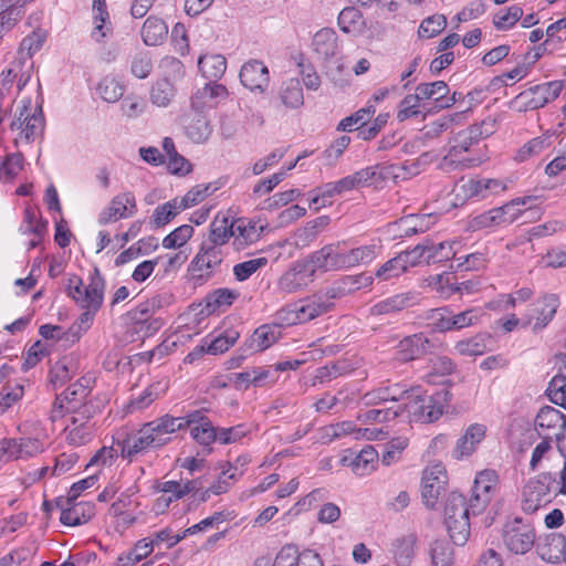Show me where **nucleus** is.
<instances>
[{"label":"nucleus","instance_id":"obj_1","mask_svg":"<svg viewBox=\"0 0 566 566\" xmlns=\"http://www.w3.org/2000/svg\"><path fill=\"white\" fill-rule=\"evenodd\" d=\"M190 428V436L199 444L208 447L217 441L218 428L201 410H195L184 417L165 415L144 423L122 444L123 455L133 461L137 455L161 448L171 441V434Z\"/></svg>","mask_w":566,"mask_h":566},{"label":"nucleus","instance_id":"obj_2","mask_svg":"<svg viewBox=\"0 0 566 566\" xmlns=\"http://www.w3.org/2000/svg\"><path fill=\"white\" fill-rule=\"evenodd\" d=\"M402 415L407 413L409 422L431 423L443 413V403L440 395H426L421 388H407L405 400L400 406Z\"/></svg>","mask_w":566,"mask_h":566},{"label":"nucleus","instance_id":"obj_3","mask_svg":"<svg viewBox=\"0 0 566 566\" xmlns=\"http://www.w3.org/2000/svg\"><path fill=\"white\" fill-rule=\"evenodd\" d=\"M488 126L486 122H483L481 126L473 125L467 130L458 134L457 144L453 145L448 154L441 160V167H453V168H470L481 164L480 158H471L463 156L464 153L470 151L471 147L479 142L480 138L489 136L492 130L484 128Z\"/></svg>","mask_w":566,"mask_h":566},{"label":"nucleus","instance_id":"obj_4","mask_svg":"<svg viewBox=\"0 0 566 566\" xmlns=\"http://www.w3.org/2000/svg\"><path fill=\"white\" fill-rule=\"evenodd\" d=\"M105 280L97 268L91 272L87 285L77 275L69 279L67 295L81 307L99 310L104 300Z\"/></svg>","mask_w":566,"mask_h":566},{"label":"nucleus","instance_id":"obj_5","mask_svg":"<svg viewBox=\"0 0 566 566\" xmlns=\"http://www.w3.org/2000/svg\"><path fill=\"white\" fill-rule=\"evenodd\" d=\"M444 524L455 545L462 546L468 542L470 522L467 497H448L444 505Z\"/></svg>","mask_w":566,"mask_h":566},{"label":"nucleus","instance_id":"obj_6","mask_svg":"<svg viewBox=\"0 0 566 566\" xmlns=\"http://www.w3.org/2000/svg\"><path fill=\"white\" fill-rule=\"evenodd\" d=\"M505 547L514 554H526L536 546V533L534 526L522 517L509 520L502 532Z\"/></svg>","mask_w":566,"mask_h":566},{"label":"nucleus","instance_id":"obj_7","mask_svg":"<svg viewBox=\"0 0 566 566\" xmlns=\"http://www.w3.org/2000/svg\"><path fill=\"white\" fill-rule=\"evenodd\" d=\"M332 310L331 303L326 301L319 291L298 304H295L292 308L282 310L279 313V319L285 322L287 325L304 324Z\"/></svg>","mask_w":566,"mask_h":566},{"label":"nucleus","instance_id":"obj_8","mask_svg":"<svg viewBox=\"0 0 566 566\" xmlns=\"http://www.w3.org/2000/svg\"><path fill=\"white\" fill-rule=\"evenodd\" d=\"M12 130H20V136L15 138V144L24 139L27 143L33 142L41 136L44 130V117L40 106H32L31 101L23 104L19 116L11 123Z\"/></svg>","mask_w":566,"mask_h":566},{"label":"nucleus","instance_id":"obj_9","mask_svg":"<svg viewBox=\"0 0 566 566\" xmlns=\"http://www.w3.org/2000/svg\"><path fill=\"white\" fill-rule=\"evenodd\" d=\"M564 84L562 81H552L533 86L516 96V104H520V109H537L544 107L546 104L555 101Z\"/></svg>","mask_w":566,"mask_h":566},{"label":"nucleus","instance_id":"obj_10","mask_svg":"<svg viewBox=\"0 0 566 566\" xmlns=\"http://www.w3.org/2000/svg\"><path fill=\"white\" fill-rule=\"evenodd\" d=\"M507 190V182L502 179L479 178L469 179L457 188V198L462 200H483L492 196H499Z\"/></svg>","mask_w":566,"mask_h":566},{"label":"nucleus","instance_id":"obj_11","mask_svg":"<svg viewBox=\"0 0 566 566\" xmlns=\"http://www.w3.org/2000/svg\"><path fill=\"white\" fill-rule=\"evenodd\" d=\"M344 250L340 243L326 244L319 250L314 251L306 259L314 274L316 272H333L346 270Z\"/></svg>","mask_w":566,"mask_h":566},{"label":"nucleus","instance_id":"obj_12","mask_svg":"<svg viewBox=\"0 0 566 566\" xmlns=\"http://www.w3.org/2000/svg\"><path fill=\"white\" fill-rule=\"evenodd\" d=\"M78 497H59L56 505L61 510L60 521L67 526L87 523L95 515V507L91 501H80Z\"/></svg>","mask_w":566,"mask_h":566},{"label":"nucleus","instance_id":"obj_13","mask_svg":"<svg viewBox=\"0 0 566 566\" xmlns=\"http://www.w3.org/2000/svg\"><path fill=\"white\" fill-rule=\"evenodd\" d=\"M136 212L135 196L133 192L126 191L111 199L108 205L98 214V223L105 226L120 219L130 218Z\"/></svg>","mask_w":566,"mask_h":566},{"label":"nucleus","instance_id":"obj_14","mask_svg":"<svg viewBox=\"0 0 566 566\" xmlns=\"http://www.w3.org/2000/svg\"><path fill=\"white\" fill-rule=\"evenodd\" d=\"M536 553L547 563H566V537L562 533H543L536 539Z\"/></svg>","mask_w":566,"mask_h":566},{"label":"nucleus","instance_id":"obj_15","mask_svg":"<svg viewBox=\"0 0 566 566\" xmlns=\"http://www.w3.org/2000/svg\"><path fill=\"white\" fill-rule=\"evenodd\" d=\"M559 307V298L556 294H545L536 300L527 315L526 324H532L533 332L537 333L544 329L554 318Z\"/></svg>","mask_w":566,"mask_h":566},{"label":"nucleus","instance_id":"obj_16","mask_svg":"<svg viewBox=\"0 0 566 566\" xmlns=\"http://www.w3.org/2000/svg\"><path fill=\"white\" fill-rule=\"evenodd\" d=\"M223 260L222 249L216 244L202 243L198 253L192 259L189 271L198 273L199 277H208L219 269Z\"/></svg>","mask_w":566,"mask_h":566},{"label":"nucleus","instance_id":"obj_17","mask_svg":"<svg viewBox=\"0 0 566 566\" xmlns=\"http://www.w3.org/2000/svg\"><path fill=\"white\" fill-rule=\"evenodd\" d=\"M272 566H324L321 556L311 549L300 552L293 545H286L277 553Z\"/></svg>","mask_w":566,"mask_h":566},{"label":"nucleus","instance_id":"obj_18","mask_svg":"<svg viewBox=\"0 0 566 566\" xmlns=\"http://www.w3.org/2000/svg\"><path fill=\"white\" fill-rule=\"evenodd\" d=\"M377 459V451L373 447H366L359 452L346 450L338 459V463L352 468L355 474L363 476L371 472Z\"/></svg>","mask_w":566,"mask_h":566},{"label":"nucleus","instance_id":"obj_19","mask_svg":"<svg viewBox=\"0 0 566 566\" xmlns=\"http://www.w3.org/2000/svg\"><path fill=\"white\" fill-rule=\"evenodd\" d=\"M314 272L307 260L296 262L280 279L279 286L286 293H295L313 281Z\"/></svg>","mask_w":566,"mask_h":566},{"label":"nucleus","instance_id":"obj_20","mask_svg":"<svg viewBox=\"0 0 566 566\" xmlns=\"http://www.w3.org/2000/svg\"><path fill=\"white\" fill-rule=\"evenodd\" d=\"M431 347V342L422 333L407 336L397 345L396 359L401 363L418 359L429 353Z\"/></svg>","mask_w":566,"mask_h":566},{"label":"nucleus","instance_id":"obj_21","mask_svg":"<svg viewBox=\"0 0 566 566\" xmlns=\"http://www.w3.org/2000/svg\"><path fill=\"white\" fill-rule=\"evenodd\" d=\"M240 81L251 91L264 92L270 82L269 70L262 61L250 60L241 67Z\"/></svg>","mask_w":566,"mask_h":566},{"label":"nucleus","instance_id":"obj_22","mask_svg":"<svg viewBox=\"0 0 566 566\" xmlns=\"http://www.w3.org/2000/svg\"><path fill=\"white\" fill-rule=\"evenodd\" d=\"M448 489V474L443 464L428 465L421 478V495H441Z\"/></svg>","mask_w":566,"mask_h":566},{"label":"nucleus","instance_id":"obj_23","mask_svg":"<svg viewBox=\"0 0 566 566\" xmlns=\"http://www.w3.org/2000/svg\"><path fill=\"white\" fill-rule=\"evenodd\" d=\"M262 232V227L258 228L255 222L247 219H237L232 221L233 247L237 251L245 249L248 245L256 242Z\"/></svg>","mask_w":566,"mask_h":566},{"label":"nucleus","instance_id":"obj_24","mask_svg":"<svg viewBox=\"0 0 566 566\" xmlns=\"http://www.w3.org/2000/svg\"><path fill=\"white\" fill-rule=\"evenodd\" d=\"M361 275H345L335 280L329 286L321 291L331 307L334 308L335 301L349 295L361 286Z\"/></svg>","mask_w":566,"mask_h":566},{"label":"nucleus","instance_id":"obj_25","mask_svg":"<svg viewBox=\"0 0 566 566\" xmlns=\"http://www.w3.org/2000/svg\"><path fill=\"white\" fill-rule=\"evenodd\" d=\"M485 431L486 429L483 424L473 423L469 426L464 434L457 441L453 457L460 460L471 455L475 451L476 446L484 439Z\"/></svg>","mask_w":566,"mask_h":566},{"label":"nucleus","instance_id":"obj_26","mask_svg":"<svg viewBox=\"0 0 566 566\" xmlns=\"http://www.w3.org/2000/svg\"><path fill=\"white\" fill-rule=\"evenodd\" d=\"M65 440L70 446L81 447L92 441L94 426L86 419L72 417L71 422L65 427Z\"/></svg>","mask_w":566,"mask_h":566},{"label":"nucleus","instance_id":"obj_27","mask_svg":"<svg viewBox=\"0 0 566 566\" xmlns=\"http://www.w3.org/2000/svg\"><path fill=\"white\" fill-rule=\"evenodd\" d=\"M137 430H135V432ZM132 433H134V431L127 433L124 439L117 440L115 442V446L101 448L86 464V470L97 468V471L95 473L99 475L104 469L111 468L114 464L119 453L123 459H126V457L123 455L120 443L125 441ZM127 460L129 459L127 458Z\"/></svg>","mask_w":566,"mask_h":566},{"label":"nucleus","instance_id":"obj_28","mask_svg":"<svg viewBox=\"0 0 566 566\" xmlns=\"http://www.w3.org/2000/svg\"><path fill=\"white\" fill-rule=\"evenodd\" d=\"M418 302V294L415 292H406L392 295L386 300L376 303L371 307L374 315H384L402 311L415 305Z\"/></svg>","mask_w":566,"mask_h":566},{"label":"nucleus","instance_id":"obj_29","mask_svg":"<svg viewBox=\"0 0 566 566\" xmlns=\"http://www.w3.org/2000/svg\"><path fill=\"white\" fill-rule=\"evenodd\" d=\"M405 394H407V388L397 382L375 388L366 392L363 399L366 405H379L387 401H402Z\"/></svg>","mask_w":566,"mask_h":566},{"label":"nucleus","instance_id":"obj_30","mask_svg":"<svg viewBox=\"0 0 566 566\" xmlns=\"http://www.w3.org/2000/svg\"><path fill=\"white\" fill-rule=\"evenodd\" d=\"M493 338L488 333H480L475 336L455 343L454 349L463 356H479L493 348Z\"/></svg>","mask_w":566,"mask_h":566},{"label":"nucleus","instance_id":"obj_31","mask_svg":"<svg viewBox=\"0 0 566 566\" xmlns=\"http://www.w3.org/2000/svg\"><path fill=\"white\" fill-rule=\"evenodd\" d=\"M312 45L317 54L329 59L338 53V36L335 30L323 28L314 34Z\"/></svg>","mask_w":566,"mask_h":566},{"label":"nucleus","instance_id":"obj_32","mask_svg":"<svg viewBox=\"0 0 566 566\" xmlns=\"http://www.w3.org/2000/svg\"><path fill=\"white\" fill-rule=\"evenodd\" d=\"M137 506L138 503L132 497H118L112 503L109 514L116 518L117 527L126 528L136 521L135 510Z\"/></svg>","mask_w":566,"mask_h":566},{"label":"nucleus","instance_id":"obj_33","mask_svg":"<svg viewBox=\"0 0 566 566\" xmlns=\"http://www.w3.org/2000/svg\"><path fill=\"white\" fill-rule=\"evenodd\" d=\"M337 23L344 33L353 36L361 34L366 28L361 12L355 7L344 8L338 14Z\"/></svg>","mask_w":566,"mask_h":566},{"label":"nucleus","instance_id":"obj_34","mask_svg":"<svg viewBox=\"0 0 566 566\" xmlns=\"http://www.w3.org/2000/svg\"><path fill=\"white\" fill-rule=\"evenodd\" d=\"M140 33L146 45L155 46L165 41L168 35V27L163 19L150 15L144 22Z\"/></svg>","mask_w":566,"mask_h":566},{"label":"nucleus","instance_id":"obj_35","mask_svg":"<svg viewBox=\"0 0 566 566\" xmlns=\"http://www.w3.org/2000/svg\"><path fill=\"white\" fill-rule=\"evenodd\" d=\"M566 423V416L552 406H545L539 409L535 418V427L539 433H547L549 430L563 428Z\"/></svg>","mask_w":566,"mask_h":566},{"label":"nucleus","instance_id":"obj_36","mask_svg":"<svg viewBox=\"0 0 566 566\" xmlns=\"http://www.w3.org/2000/svg\"><path fill=\"white\" fill-rule=\"evenodd\" d=\"M45 39L46 33L41 29L34 30L31 34L25 36L20 44L17 61H20L22 64L28 63L32 66L33 62L31 61V57L42 48Z\"/></svg>","mask_w":566,"mask_h":566},{"label":"nucleus","instance_id":"obj_37","mask_svg":"<svg viewBox=\"0 0 566 566\" xmlns=\"http://www.w3.org/2000/svg\"><path fill=\"white\" fill-rule=\"evenodd\" d=\"M77 373V363L72 357L59 359L50 369V381L54 387H61Z\"/></svg>","mask_w":566,"mask_h":566},{"label":"nucleus","instance_id":"obj_38","mask_svg":"<svg viewBox=\"0 0 566 566\" xmlns=\"http://www.w3.org/2000/svg\"><path fill=\"white\" fill-rule=\"evenodd\" d=\"M198 67L205 77L218 80L227 70V61L221 54H205L199 57Z\"/></svg>","mask_w":566,"mask_h":566},{"label":"nucleus","instance_id":"obj_39","mask_svg":"<svg viewBox=\"0 0 566 566\" xmlns=\"http://www.w3.org/2000/svg\"><path fill=\"white\" fill-rule=\"evenodd\" d=\"M96 93L103 101L107 103H115L123 97L125 93V85L118 77L114 75H106L97 84Z\"/></svg>","mask_w":566,"mask_h":566},{"label":"nucleus","instance_id":"obj_40","mask_svg":"<svg viewBox=\"0 0 566 566\" xmlns=\"http://www.w3.org/2000/svg\"><path fill=\"white\" fill-rule=\"evenodd\" d=\"M78 388L74 387V384H71L60 396L56 397L53 409L51 412V419L54 421L60 417H63L62 409L64 408V402H66V411H71L75 409L77 403H81L85 400L86 397H80Z\"/></svg>","mask_w":566,"mask_h":566},{"label":"nucleus","instance_id":"obj_41","mask_svg":"<svg viewBox=\"0 0 566 566\" xmlns=\"http://www.w3.org/2000/svg\"><path fill=\"white\" fill-rule=\"evenodd\" d=\"M176 95L171 80L164 76L157 80L150 90V101L158 107H167Z\"/></svg>","mask_w":566,"mask_h":566},{"label":"nucleus","instance_id":"obj_42","mask_svg":"<svg viewBox=\"0 0 566 566\" xmlns=\"http://www.w3.org/2000/svg\"><path fill=\"white\" fill-rule=\"evenodd\" d=\"M240 336V333L234 329H226L223 333L216 336L213 339L208 340V338L203 339V349H206L207 354L218 355L227 352L231 346L235 344Z\"/></svg>","mask_w":566,"mask_h":566},{"label":"nucleus","instance_id":"obj_43","mask_svg":"<svg viewBox=\"0 0 566 566\" xmlns=\"http://www.w3.org/2000/svg\"><path fill=\"white\" fill-rule=\"evenodd\" d=\"M376 244H366L344 250L346 270L370 263L377 255Z\"/></svg>","mask_w":566,"mask_h":566},{"label":"nucleus","instance_id":"obj_44","mask_svg":"<svg viewBox=\"0 0 566 566\" xmlns=\"http://www.w3.org/2000/svg\"><path fill=\"white\" fill-rule=\"evenodd\" d=\"M269 376V370L252 368L241 373L232 374L230 381L238 390H247L250 385L261 386Z\"/></svg>","mask_w":566,"mask_h":566},{"label":"nucleus","instance_id":"obj_45","mask_svg":"<svg viewBox=\"0 0 566 566\" xmlns=\"http://www.w3.org/2000/svg\"><path fill=\"white\" fill-rule=\"evenodd\" d=\"M280 98L286 107H301L304 104V96L300 81L295 77L284 81L281 86Z\"/></svg>","mask_w":566,"mask_h":566},{"label":"nucleus","instance_id":"obj_46","mask_svg":"<svg viewBox=\"0 0 566 566\" xmlns=\"http://www.w3.org/2000/svg\"><path fill=\"white\" fill-rule=\"evenodd\" d=\"M184 208L179 201V198H174L158 206L151 216V223L155 228H160L169 223L175 217H177Z\"/></svg>","mask_w":566,"mask_h":566},{"label":"nucleus","instance_id":"obj_47","mask_svg":"<svg viewBox=\"0 0 566 566\" xmlns=\"http://www.w3.org/2000/svg\"><path fill=\"white\" fill-rule=\"evenodd\" d=\"M537 197L534 196L520 197L506 202L501 207H497L496 209L499 210L500 216L502 217L505 226L507 227L514 221H516L524 212V210L520 208L521 206L528 205L531 207L532 202L535 201Z\"/></svg>","mask_w":566,"mask_h":566},{"label":"nucleus","instance_id":"obj_48","mask_svg":"<svg viewBox=\"0 0 566 566\" xmlns=\"http://www.w3.org/2000/svg\"><path fill=\"white\" fill-rule=\"evenodd\" d=\"M499 475L494 470H483L475 475L472 495L500 492Z\"/></svg>","mask_w":566,"mask_h":566},{"label":"nucleus","instance_id":"obj_49","mask_svg":"<svg viewBox=\"0 0 566 566\" xmlns=\"http://www.w3.org/2000/svg\"><path fill=\"white\" fill-rule=\"evenodd\" d=\"M326 434L332 439L353 436L355 439L367 438L371 439L374 432L369 429L356 428L353 421H343L336 424H332L326 429Z\"/></svg>","mask_w":566,"mask_h":566},{"label":"nucleus","instance_id":"obj_50","mask_svg":"<svg viewBox=\"0 0 566 566\" xmlns=\"http://www.w3.org/2000/svg\"><path fill=\"white\" fill-rule=\"evenodd\" d=\"M94 14V28L92 31V38L101 42L107 35L111 28L106 24L108 20V12L106 11L105 0H97L93 3Z\"/></svg>","mask_w":566,"mask_h":566},{"label":"nucleus","instance_id":"obj_51","mask_svg":"<svg viewBox=\"0 0 566 566\" xmlns=\"http://www.w3.org/2000/svg\"><path fill=\"white\" fill-rule=\"evenodd\" d=\"M280 336L277 325H262L252 335V346L262 352L273 345Z\"/></svg>","mask_w":566,"mask_h":566},{"label":"nucleus","instance_id":"obj_52","mask_svg":"<svg viewBox=\"0 0 566 566\" xmlns=\"http://www.w3.org/2000/svg\"><path fill=\"white\" fill-rule=\"evenodd\" d=\"M548 147L549 142L546 137H535L517 149L514 159L517 163H524L533 157L539 156Z\"/></svg>","mask_w":566,"mask_h":566},{"label":"nucleus","instance_id":"obj_53","mask_svg":"<svg viewBox=\"0 0 566 566\" xmlns=\"http://www.w3.org/2000/svg\"><path fill=\"white\" fill-rule=\"evenodd\" d=\"M230 238H232V221L229 222V219L223 218L211 223L210 235L205 243L221 248Z\"/></svg>","mask_w":566,"mask_h":566},{"label":"nucleus","instance_id":"obj_54","mask_svg":"<svg viewBox=\"0 0 566 566\" xmlns=\"http://www.w3.org/2000/svg\"><path fill=\"white\" fill-rule=\"evenodd\" d=\"M448 84L443 81L421 83L416 87V93L419 95L421 101L433 98L438 107L442 97H444L448 94Z\"/></svg>","mask_w":566,"mask_h":566},{"label":"nucleus","instance_id":"obj_55","mask_svg":"<svg viewBox=\"0 0 566 566\" xmlns=\"http://www.w3.org/2000/svg\"><path fill=\"white\" fill-rule=\"evenodd\" d=\"M506 227L496 208L475 216L470 221V228L474 231L482 229H496Z\"/></svg>","mask_w":566,"mask_h":566},{"label":"nucleus","instance_id":"obj_56","mask_svg":"<svg viewBox=\"0 0 566 566\" xmlns=\"http://www.w3.org/2000/svg\"><path fill=\"white\" fill-rule=\"evenodd\" d=\"M403 258V262L407 265V269L418 266L421 264H429L434 256L428 253L427 243L423 241L420 244H417L412 249L400 252Z\"/></svg>","mask_w":566,"mask_h":566},{"label":"nucleus","instance_id":"obj_57","mask_svg":"<svg viewBox=\"0 0 566 566\" xmlns=\"http://www.w3.org/2000/svg\"><path fill=\"white\" fill-rule=\"evenodd\" d=\"M212 132L209 120L198 114L191 123L187 126V135L195 143H202L207 140Z\"/></svg>","mask_w":566,"mask_h":566},{"label":"nucleus","instance_id":"obj_58","mask_svg":"<svg viewBox=\"0 0 566 566\" xmlns=\"http://www.w3.org/2000/svg\"><path fill=\"white\" fill-rule=\"evenodd\" d=\"M238 297V293L229 289H218L206 297V306L209 312H214L221 306H230Z\"/></svg>","mask_w":566,"mask_h":566},{"label":"nucleus","instance_id":"obj_59","mask_svg":"<svg viewBox=\"0 0 566 566\" xmlns=\"http://www.w3.org/2000/svg\"><path fill=\"white\" fill-rule=\"evenodd\" d=\"M433 566H451L453 563V548L447 541H434L431 546Z\"/></svg>","mask_w":566,"mask_h":566},{"label":"nucleus","instance_id":"obj_60","mask_svg":"<svg viewBox=\"0 0 566 566\" xmlns=\"http://www.w3.org/2000/svg\"><path fill=\"white\" fill-rule=\"evenodd\" d=\"M407 265L403 262L401 254H397L395 258L384 263L376 272V276L384 281H388L394 277H398L407 271Z\"/></svg>","mask_w":566,"mask_h":566},{"label":"nucleus","instance_id":"obj_61","mask_svg":"<svg viewBox=\"0 0 566 566\" xmlns=\"http://www.w3.org/2000/svg\"><path fill=\"white\" fill-rule=\"evenodd\" d=\"M446 25L447 18L443 14H433L421 22L418 34L420 38L431 39L444 30Z\"/></svg>","mask_w":566,"mask_h":566},{"label":"nucleus","instance_id":"obj_62","mask_svg":"<svg viewBox=\"0 0 566 566\" xmlns=\"http://www.w3.org/2000/svg\"><path fill=\"white\" fill-rule=\"evenodd\" d=\"M193 228L190 224H182L166 235L163 240L165 249L181 248L192 237Z\"/></svg>","mask_w":566,"mask_h":566},{"label":"nucleus","instance_id":"obj_63","mask_svg":"<svg viewBox=\"0 0 566 566\" xmlns=\"http://www.w3.org/2000/svg\"><path fill=\"white\" fill-rule=\"evenodd\" d=\"M266 264L268 259L264 256L251 259L235 264L233 266V274L238 281L243 282Z\"/></svg>","mask_w":566,"mask_h":566},{"label":"nucleus","instance_id":"obj_64","mask_svg":"<svg viewBox=\"0 0 566 566\" xmlns=\"http://www.w3.org/2000/svg\"><path fill=\"white\" fill-rule=\"evenodd\" d=\"M548 396L552 402L566 409V376L555 375L548 384Z\"/></svg>","mask_w":566,"mask_h":566}]
</instances>
